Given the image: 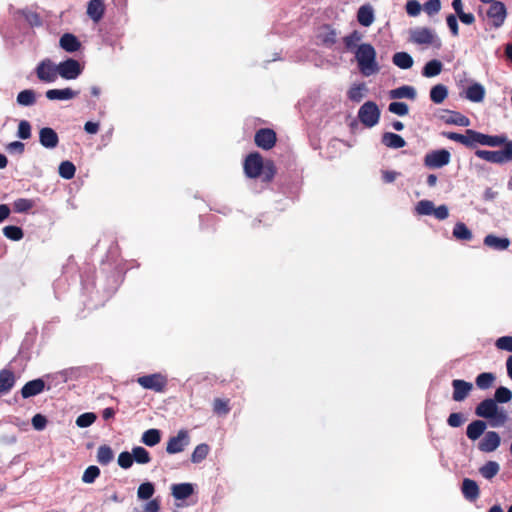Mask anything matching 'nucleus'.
<instances>
[{
    "label": "nucleus",
    "mask_w": 512,
    "mask_h": 512,
    "mask_svg": "<svg viewBox=\"0 0 512 512\" xmlns=\"http://www.w3.org/2000/svg\"><path fill=\"white\" fill-rule=\"evenodd\" d=\"M388 110L398 116H405L409 112V107L404 102H391L388 106Z\"/></svg>",
    "instance_id": "obj_55"
},
{
    "label": "nucleus",
    "mask_w": 512,
    "mask_h": 512,
    "mask_svg": "<svg viewBox=\"0 0 512 512\" xmlns=\"http://www.w3.org/2000/svg\"><path fill=\"white\" fill-rule=\"evenodd\" d=\"M96 418V415L92 412L83 413L77 417L76 425L80 428L89 427L95 422Z\"/></svg>",
    "instance_id": "obj_53"
},
{
    "label": "nucleus",
    "mask_w": 512,
    "mask_h": 512,
    "mask_svg": "<svg viewBox=\"0 0 512 512\" xmlns=\"http://www.w3.org/2000/svg\"><path fill=\"white\" fill-rule=\"evenodd\" d=\"M60 47L67 52H76L81 47V43L78 38L71 34L65 33L60 38Z\"/></svg>",
    "instance_id": "obj_26"
},
{
    "label": "nucleus",
    "mask_w": 512,
    "mask_h": 512,
    "mask_svg": "<svg viewBox=\"0 0 512 512\" xmlns=\"http://www.w3.org/2000/svg\"><path fill=\"white\" fill-rule=\"evenodd\" d=\"M133 456L130 452L124 451L121 452L118 456V464L123 469H128L133 464Z\"/></svg>",
    "instance_id": "obj_61"
},
{
    "label": "nucleus",
    "mask_w": 512,
    "mask_h": 512,
    "mask_svg": "<svg viewBox=\"0 0 512 512\" xmlns=\"http://www.w3.org/2000/svg\"><path fill=\"white\" fill-rule=\"evenodd\" d=\"M209 450V446L205 443L197 445L191 455V461L193 463L201 462L207 457Z\"/></svg>",
    "instance_id": "obj_49"
},
{
    "label": "nucleus",
    "mask_w": 512,
    "mask_h": 512,
    "mask_svg": "<svg viewBox=\"0 0 512 512\" xmlns=\"http://www.w3.org/2000/svg\"><path fill=\"white\" fill-rule=\"evenodd\" d=\"M434 211V204L430 200H421L415 206L418 215H431Z\"/></svg>",
    "instance_id": "obj_52"
},
{
    "label": "nucleus",
    "mask_w": 512,
    "mask_h": 512,
    "mask_svg": "<svg viewBox=\"0 0 512 512\" xmlns=\"http://www.w3.org/2000/svg\"><path fill=\"white\" fill-rule=\"evenodd\" d=\"M501 443L500 435L495 431H488L478 443V449L482 452L490 453L495 451Z\"/></svg>",
    "instance_id": "obj_15"
},
{
    "label": "nucleus",
    "mask_w": 512,
    "mask_h": 512,
    "mask_svg": "<svg viewBox=\"0 0 512 512\" xmlns=\"http://www.w3.org/2000/svg\"><path fill=\"white\" fill-rule=\"evenodd\" d=\"M381 141L386 147L393 149L403 148L406 145V141L402 136L392 132H385L382 135Z\"/></svg>",
    "instance_id": "obj_27"
},
{
    "label": "nucleus",
    "mask_w": 512,
    "mask_h": 512,
    "mask_svg": "<svg viewBox=\"0 0 512 512\" xmlns=\"http://www.w3.org/2000/svg\"><path fill=\"white\" fill-rule=\"evenodd\" d=\"M154 493V486L151 482H142L138 488V497L143 500L150 499Z\"/></svg>",
    "instance_id": "obj_56"
},
{
    "label": "nucleus",
    "mask_w": 512,
    "mask_h": 512,
    "mask_svg": "<svg viewBox=\"0 0 512 512\" xmlns=\"http://www.w3.org/2000/svg\"><path fill=\"white\" fill-rule=\"evenodd\" d=\"M475 155L482 160L494 164H504L512 161V141L506 143V147L498 151L481 150L475 151Z\"/></svg>",
    "instance_id": "obj_3"
},
{
    "label": "nucleus",
    "mask_w": 512,
    "mask_h": 512,
    "mask_svg": "<svg viewBox=\"0 0 512 512\" xmlns=\"http://www.w3.org/2000/svg\"><path fill=\"white\" fill-rule=\"evenodd\" d=\"M189 444V435L186 430H180L178 434L171 437L167 442L166 451L169 454L180 453Z\"/></svg>",
    "instance_id": "obj_13"
},
{
    "label": "nucleus",
    "mask_w": 512,
    "mask_h": 512,
    "mask_svg": "<svg viewBox=\"0 0 512 512\" xmlns=\"http://www.w3.org/2000/svg\"><path fill=\"white\" fill-rule=\"evenodd\" d=\"M483 243L489 248L497 251H503L509 248L511 242L507 237H498L494 234H488L485 236Z\"/></svg>",
    "instance_id": "obj_21"
},
{
    "label": "nucleus",
    "mask_w": 512,
    "mask_h": 512,
    "mask_svg": "<svg viewBox=\"0 0 512 512\" xmlns=\"http://www.w3.org/2000/svg\"><path fill=\"white\" fill-rule=\"evenodd\" d=\"M362 38H363V35L359 31H357V30L352 31L349 35H347L343 38V43L345 45V48L348 51H352L355 48L357 49V47L359 46L357 44L362 40Z\"/></svg>",
    "instance_id": "obj_42"
},
{
    "label": "nucleus",
    "mask_w": 512,
    "mask_h": 512,
    "mask_svg": "<svg viewBox=\"0 0 512 512\" xmlns=\"http://www.w3.org/2000/svg\"><path fill=\"white\" fill-rule=\"evenodd\" d=\"M495 381V375L490 372H483L476 377L475 383L479 389L486 390L490 388Z\"/></svg>",
    "instance_id": "obj_43"
},
{
    "label": "nucleus",
    "mask_w": 512,
    "mask_h": 512,
    "mask_svg": "<svg viewBox=\"0 0 512 512\" xmlns=\"http://www.w3.org/2000/svg\"><path fill=\"white\" fill-rule=\"evenodd\" d=\"M141 441L147 446H155L161 441V432L158 429H148L142 434Z\"/></svg>",
    "instance_id": "obj_36"
},
{
    "label": "nucleus",
    "mask_w": 512,
    "mask_h": 512,
    "mask_svg": "<svg viewBox=\"0 0 512 512\" xmlns=\"http://www.w3.org/2000/svg\"><path fill=\"white\" fill-rule=\"evenodd\" d=\"M17 136L26 140L31 137V125L27 120H21L18 124Z\"/></svg>",
    "instance_id": "obj_57"
},
{
    "label": "nucleus",
    "mask_w": 512,
    "mask_h": 512,
    "mask_svg": "<svg viewBox=\"0 0 512 512\" xmlns=\"http://www.w3.org/2000/svg\"><path fill=\"white\" fill-rule=\"evenodd\" d=\"M45 388V382L38 378L35 380L28 381L21 389V395L23 398H30L40 394Z\"/></svg>",
    "instance_id": "obj_22"
},
{
    "label": "nucleus",
    "mask_w": 512,
    "mask_h": 512,
    "mask_svg": "<svg viewBox=\"0 0 512 512\" xmlns=\"http://www.w3.org/2000/svg\"><path fill=\"white\" fill-rule=\"evenodd\" d=\"M35 201L33 199L18 198L13 202V210L16 213H27L35 207Z\"/></svg>",
    "instance_id": "obj_37"
},
{
    "label": "nucleus",
    "mask_w": 512,
    "mask_h": 512,
    "mask_svg": "<svg viewBox=\"0 0 512 512\" xmlns=\"http://www.w3.org/2000/svg\"><path fill=\"white\" fill-rule=\"evenodd\" d=\"M471 134L475 137V144L486 145L489 147H498L502 145L506 147V143L510 141L507 139L506 135H487L478 131L472 132Z\"/></svg>",
    "instance_id": "obj_12"
},
{
    "label": "nucleus",
    "mask_w": 512,
    "mask_h": 512,
    "mask_svg": "<svg viewBox=\"0 0 512 512\" xmlns=\"http://www.w3.org/2000/svg\"><path fill=\"white\" fill-rule=\"evenodd\" d=\"M36 75L42 82H54L59 75L58 66H56L50 59H45L37 65Z\"/></svg>",
    "instance_id": "obj_8"
},
{
    "label": "nucleus",
    "mask_w": 512,
    "mask_h": 512,
    "mask_svg": "<svg viewBox=\"0 0 512 512\" xmlns=\"http://www.w3.org/2000/svg\"><path fill=\"white\" fill-rule=\"evenodd\" d=\"M485 97V88L480 83H473L466 90V98L471 102H482Z\"/></svg>",
    "instance_id": "obj_29"
},
{
    "label": "nucleus",
    "mask_w": 512,
    "mask_h": 512,
    "mask_svg": "<svg viewBox=\"0 0 512 512\" xmlns=\"http://www.w3.org/2000/svg\"><path fill=\"white\" fill-rule=\"evenodd\" d=\"M193 493V487L190 483H180L172 486V495L179 500L188 498Z\"/></svg>",
    "instance_id": "obj_33"
},
{
    "label": "nucleus",
    "mask_w": 512,
    "mask_h": 512,
    "mask_svg": "<svg viewBox=\"0 0 512 512\" xmlns=\"http://www.w3.org/2000/svg\"><path fill=\"white\" fill-rule=\"evenodd\" d=\"M45 95L49 100H70L75 98L78 95V92L71 88L50 89L46 91Z\"/></svg>",
    "instance_id": "obj_25"
},
{
    "label": "nucleus",
    "mask_w": 512,
    "mask_h": 512,
    "mask_svg": "<svg viewBox=\"0 0 512 512\" xmlns=\"http://www.w3.org/2000/svg\"><path fill=\"white\" fill-rule=\"evenodd\" d=\"M374 9L370 4H364L357 11V21L364 27H369L374 22Z\"/></svg>",
    "instance_id": "obj_23"
},
{
    "label": "nucleus",
    "mask_w": 512,
    "mask_h": 512,
    "mask_svg": "<svg viewBox=\"0 0 512 512\" xmlns=\"http://www.w3.org/2000/svg\"><path fill=\"white\" fill-rule=\"evenodd\" d=\"M462 493L467 500L475 501L479 497L477 482H463Z\"/></svg>",
    "instance_id": "obj_40"
},
{
    "label": "nucleus",
    "mask_w": 512,
    "mask_h": 512,
    "mask_svg": "<svg viewBox=\"0 0 512 512\" xmlns=\"http://www.w3.org/2000/svg\"><path fill=\"white\" fill-rule=\"evenodd\" d=\"M58 66V74L66 80L76 79L82 72L80 63L72 58L61 62Z\"/></svg>",
    "instance_id": "obj_10"
},
{
    "label": "nucleus",
    "mask_w": 512,
    "mask_h": 512,
    "mask_svg": "<svg viewBox=\"0 0 512 512\" xmlns=\"http://www.w3.org/2000/svg\"><path fill=\"white\" fill-rule=\"evenodd\" d=\"M389 97L391 99L407 98L414 100L416 98V90L412 86L403 85L401 87L391 90L389 92Z\"/></svg>",
    "instance_id": "obj_30"
},
{
    "label": "nucleus",
    "mask_w": 512,
    "mask_h": 512,
    "mask_svg": "<svg viewBox=\"0 0 512 512\" xmlns=\"http://www.w3.org/2000/svg\"><path fill=\"white\" fill-rule=\"evenodd\" d=\"M410 41L418 45H433L440 48L442 43L435 32L427 27H418L410 31Z\"/></svg>",
    "instance_id": "obj_5"
},
{
    "label": "nucleus",
    "mask_w": 512,
    "mask_h": 512,
    "mask_svg": "<svg viewBox=\"0 0 512 512\" xmlns=\"http://www.w3.org/2000/svg\"><path fill=\"white\" fill-rule=\"evenodd\" d=\"M441 120H443L446 124H453L462 127H467L470 125V120L465 115L460 112L444 110V114L441 116Z\"/></svg>",
    "instance_id": "obj_20"
},
{
    "label": "nucleus",
    "mask_w": 512,
    "mask_h": 512,
    "mask_svg": "<svg viewBox=\"0 0 512 512\" xmlns=\"http://www.w3.org/2000/svg\"><path fill=\"white\" fill-rule=\"evenodd\" d=\"M446 22H447V25L450 29V32L451 34L456 37L459 35V26H458V22H457V17L456 15L454 14H449L447 17H446Z\"/></svg>",
    "instance_id": "obj_63"
},
{
    "label": "nucleus",
    "mask_w": 512,
    "mask_h": 512,
    "mask_svg": "<svg viewBox=\"0 0 512 512\" xmlns=\"http://www.w3.org/2000/svg\"><path fill=\"white\" fill-rule=\"evenodd\" d=\"M133 461L138 464H147L151 461L150 453L143 447L137 446L132 449Z\"/></svg>",
    "instance_id": "obj_44"
},
{
    "label": "nucleus",
    "mask_w": 512,
    "mask_h": 512,
    "mask_svg": "<svg viewBox=\"0 0 512 512\" xmlns=\"http://www.w3.org/2000/svg\"><path fill=\"white\" fill-rule=\"evenodd\" d=\"M3 234L5 237L13 241H19L24 236L23 230L14 225L5 226L3 228Z\"/></svg>",
    "instance_id": "obj_50"
},
{
    "label": "nucleus",
    "mask_w": 512,
    "mask_h": 512,
    "mask_svg": "<svg viewBox=\"0 0 512 512\" xmlns=\"http://www.w3.org/2000/svg\"><path fill=\"white\" fill-rule=\"evenodd\" d=\"M443 64L440 60L433 59L425 64L422 70V75L427 78H432L441 73Z\"/></svg>",
    "instance_id": "obj_32"
},
{
    "label": "nucleus",
    "mask_w": 512,
    "mask_h": 512,
    "mask_svg": "<svg viewBox=\"0 0 512 512\" xmlns=\"http://www.w3.org/2000/svg\"><path fill=\"white\" fill-rule=\"evenodd\" d=\"M499 471V465L497 462L488 461L485 465L480 468V473L485 479H492L496 476Z\"/></svg>",
    "instance_id": "obj_48"
},
{
    "label": "nucleus",
    "mask_w": 512,
    "mask_h": 512,
    "mask_svg": "<svg viewBox=\"0 0 512 512\" xmlns=\"http://www.w3.org/2000/svg\"><path fill=\"white\" fill-rule=\"evenodd\" d=\"M453 394L452 398L456 402L464 401L470 394L473 389V384L471 382L455 379L452 381Z\"/></svg>",
    "instance_id": "obj_14"
},
{
    "label": "nucleus",
    "mask_w": 512,
    "mask_h": 512,
    "mask_svg": "<svg viewBox=\"0 0 512 512\" xmlns=\"http://www.w3.org/2000/svg\"><path fill=\"white\" fill-rule=\"evenodd\" d=\"M421 5L417 0H409L406 3V12L410 16H417L421 11Z\"/></svg>",
    "instance_id": "obj_64"
},
{
    "label": "nucleus",
    "mask_w": 512,
    "mask_h": 512,
    "mask_svg": "<svg viewBox=\"0 0 512 512\" xmlns=\"http://www.w3.org/2000/svg\"><path fill=\"white\" fill-rule=\"evenodd\" d=\"M213 412L218 416H225L227 415L231 408H230V400L229 399H222V398H215L213 400Z\"/></svg>",
    "instance_id": "obj_39"
},
{
    "label": "nucleus",
    "mask_w": 512,
    "mask_h": 512,
    "mask_svg": "<svg viewBox=\"0 0 512 512\" xmlns=\"http://www.w3.org/2000/svg\"><path fill=\"white\" fill-rule=\"evenodd\" d=\"M453 236L458 240L470 241L473 238L472 232L463 223L458 222L453 228Z\"/></svg>",
    "instance_id": "obj_38"
},
{
    "label": "nucleus",
    "mask_w": 512,
    "mask_h": 512,
    "mask_svg": "<svg viewBox=\"0 0 512 512\" xmlns=\"http://www.w3.org/2000/svg\"><path fill=\"white\" fill-rule=\"evenodd\" d=\"M495 346L499 350L512 352V336H502L495 342Z\"/></svg>",
    "instance_id": "obj_59"
},
{
    "label": "nucleus",
    "mask_w": 512,
    "mask_h": 512,
    "mask_svg": "<svg viewBox=\"0 0 512 512\" xmlns=\"http://www.w3.org/2000/svg\"><path fill=\"white\" fill-rule=\"evenodd\" d=\"M14 372L9 369L0 370V394L8 393L15 385Z\"/></svg>",
    "instance_id": "obj_24"
},
{
    "label": "nucleus",
    "mask_w": 512,
    "mask_h": 512,
    "mask_svg": "<svg viewBox=\"0 0 512 512\" xmlns=\"http://www.w3.org/2000/svg\"><path fill=\"white\" fill-rule=\"evenodd\" d=\"M512 399V392L504 386L496 389L494 394L495 403H507Z\"/></svg>",
    "instance_id": "obj_51"
},
{
    "label": "nucleus",
    "mask_w": 512,
    "mask_h": 512,
    "mask_svg": "<svg viewBox=\"0 0 512 512\" xmlns=\"http://www.w3.org/2000/svg\"><path fill=\"white\" fill-rule=\"evenodd\" d=\"M137 383L144 389L163 393L167 388L168 379L161 373H153L138 377Z\"/></svg>",
    "instance_id": "obj_4"
},
{
    "label": "nucleus",
    "mask_w": 512,
    "mask_h": 512,
    "mask_svg": "<svg viewBox=\"0 0 512 512\" xmlns=\"http://www.w3.org/2000/svg\"><path fill=\"white\" fill-rule=\"evenodd\" d=\"M507 16L505 4L500 1H493L487 10V17L491 20L493 27L499 28L503 25Z\"/></svg>",
    "instance_id": "obj_11"
},
{
    "label": "nucleus",
    "mask_w": 512,
    "mask_h": 512,
    "mask_svg": "<svg viewBox=\"0 0 512 512\" xmlns=\"http://www.w3.org/2000/svg\"><path fill=\"white\" fill-rule=\"evenodd\" d=\"M36 102V94L32 89H26L18 93L17 103L21 106H31Z\"/></svg>",
    "instance_id": "obj_41"
},
{
    "label": "nucleus",
    "mask_w": 512,
    "mask_h": 512,
    "mask_svg": "<svg viewBox=\"0 0 512 512\" xmlns=\"http://www.w3.org/2000/svg\"><path fill=\"white\" fill-rule=\"evenodd\" d=\"M39 142L43 147L47 149H53L57 147L59 143V137L54 129L50 127H44L39 131Z\"/></svg>",
    "instance_id": "obj_16"
},
{
    "label": "nucleus",
    "mask_w": 512,
    "mask_h": 512,
    "mask_svg": "<svg viewBox=\"0 0 512 512\" xmlns=\"http://www.w3.org/2000/svg\"><path fill=\"white\" fill-rule=\"evenodd\" d=\"M114 454L110 446L108 445H101L98 448L97 451V461L102 464L106 465L110 463L113 460Z\"/></svg>",
    "instance_id": "obj_45"
},
{
    "label": "nucleus",
    "mask_w": 512,
    "mask_h": 512,
    "mask_svg": "<svg viewBox=\"0 0 512 512\" xmlns=\"http://www.w3.org/2000/svg\"><path fill=\"white\" fill-rule=\"evenodd\" d=\"M472 132H475V130L467 129L465 131V134H460L456 132H443V136L449 140L456 141L467 147L473 148L475 147V137L472 136Z\"/></svg>",
    "instance_id": "obj_18"
},
{
    "label": "nucleus",
    "mask_w": 512,
    "mask_h": 512,
    "mask_svg": "<svg viewBox=\"0 0 512 512\" xmlns=\"http://www.w3.org/2000/svg\"><path fill=\"white\" fill-rule=\"evenodd\" d=\"M364 88H365L364 84H360V85L351 87L348 91V98L353 102H360L362 100V98L364 97V95H363Z\"/></svg>",
    "instance_id": "obj_58"
},
{
    "label": "nucleus",
    "mask_w": 512,
    "mask_h": 512,
    "mask_svg": "<svg viewBox=\"0 0 512 512\" xmlns=\"http://www.w3.org/2000/svg\"><path fill=\"white\" fill-rule=\"evenodd\" d=\"M277 141L276 133L273 129L270 128H261L256 131L254 136V142L257 147L263 150L272 149Z\"/></svg>",
    "instance_id": "obj_9"
},
{
    "label": "nucleus",
    "mask_w": 512,
    "mask_h": 512,
    "mask_svg": "<svg viewBox=\"0 0 512 512\" xmlns=\"http://www.w3.org/2000/svg\"><path fill=\"white\" fill-rule=\"evenodd\" d=\"M243 168L248 178L255 179L262 177V181L269 183L276 174V167L272 160L264 162L263 157L258 152L247 155L244 160Z\"/></svg>",
    "instance_id": "obj_1"
},
{
    "label": "nucleus",
    "mask_w": 512,
    "mask_h": 512,
    "mask_svg": "<svg viewBox=\"0 0 512 512\" xmlns=\"http://www.w3.org/2000/svg\"><path fill=\"white\" fill-rule=\"evenodd\" d=\"M393 64L401 69H409L413 66V58L407 52H397L392 57Z\"/></svg>",
    "instance_id": "obj_34"
},
{
    "label": "nucleus",
    "mask_w": 512,
    "mask_h": 512,
    "mask_svg": "<svg viewBox=\"0 0 512 512\" xmlns=\"http://www.w3.org/2000/svg\"><path fill=\"white\" fill-rule=\"evenodd\" d=\"M423 9L428 15H435L441 9V2L440 0H428L424 3Z\"/></svg>",
    "instance_id": "obj_60"
},
{
    "label": "nucleus",
    "mask_w": 512,
    "mask_h": 512,
    "mask_svg": "<svg viewBox=\"0 0 512 512\" xmlns=\"http://www.w3.org/2000/svg\"><path fill=\"white\" fill-rule=\"evenodd\" d=\"M376 50L370 43H362L355 50V59L360 72L364 76H370L379 72V65L376 61Z\"/></svg>",
    "instance_id": "obj_2"
},
{
    "label": "nucleus",
    "mask_w": 512,
    "mask_h": 512,
    "mask_svg": "<svg viewBox=\"0 0 512 512\" xmlns=\"http://www.w3.org/2000/svg\"><path fill=\"white\" fill-rule=\"evenodd\" d=\"M358 118L364 126L371 128L379 122L380 109L375 102L367 101L359 108Z\"/></svg>",
    "instance_id": "obj_6"
},
{
    "label": "nucleus",
    "mask_w": 512,
    "mask_h": 512,
    "mask_svg": "<svg viewBox=\"0 0 512 512\" xmlns=\"http://www.w3.org/2000/svg\"><path fill=\"white\" fill-rule=\"evenodd\" d=\"M498 405L491 398L484 399L475 408L478 417L490 419L497 412Z\"/></svg>",
    "instance_id": "obj_17"
},
{
    "label": "nucleus",
    "mask_w": 512,
    "mask_h": 512,
    "mask_svg": "<svg viewBox=\"0 0 512 512\" xmlns=\"http://www.w3.org/2000/svg\"><path fill=\"white\" fill-rule=\"evenodd\" d=\"M451 154L446 149L432 150L424 157V165L430 169L442 168L450 163Z\"/></svg>",
    "instance_id": "obj_7"
},
{
    "label": "nucleus",
    "mask_w": 512,
    "mask_h": 512,
    "mask_svg": "<svg viewBox=\"0 0 512 512\" xmlns=\"http://www.w3.org/2000/svg\"><path fill=\"white\" fill-rule=\"evenodd\" d=\"M87 15L95 23H98L104 16L105 4L103 0H90L87 4Z\"/></svg>",
    "instance_id": "obj_19"
},
{
    "label": "nucleus",
    "mask_w": 512,
    "mask_h": 512,
    "mask_svg": "<svg viewBox=\"0 0 512 512\" xmlns=\"http://www.w3.org/2000/svg\"><path fill=\"white\" fill-rule=\"evenodd\" d=\"M20 13L31 27L42 26V24H43L42 18L37 12L25 9V10H22Z\"/></svg>",
    "instance_id": "obj_47"
},
{
    "label": "nucleus",
    "mask_w": 512,
    "mask_h": 512,
    "mask_svg": "<svg viewBox=\"0 0 512 512\" xmlns=\"http://www.w3.org/2000/svg\"><path fill=\"white\" fill-rule=\"evenodd\" d=\"M337 36L338 33L335 29H333L329 25H325L323 27L322 32L319 33L318 38L320 39L323 45H325L326 47H331L336 43Z\"/></svg>",
    "instance_id": "obj_31"
},
{
    "label": "nucleus",
    "mask_w": 512,
    "mask_h": 512,
    "mask_svg": "<svg viewBox=\"0 0 512 512\" xmlns=\"http://www.w3.org/2000/svg\"><path fill=\"white\" fill-rule=\"evenodd\" d=\"M486 427V422L483 420H475L467 426L466 435L470 440L475 441L485 432Z\"/></svg>",
    "instance_id": "obj_28"
},
{
    "label": "nucleus",
    "mask_w": 512,
    "mask_h": 512,
    "mask_svg": "<svg viewBox=\"0 0 512 512\" xmlns=\"http://www.w3.org/2000/svg\"><path fill=\"white\" fill-rule=\"evenodd\" d=\"M75 172H76V167L72 162L63 161L60 163L59 168H58V173L62 178L66 179V180H70L74 177Z\"/></svg>",
    "instance_id": "obj_46"
},
{
    "label": "nucleus",
    "mask_w": 512,
    "mask_h": 512,
    "mask_svg": "<svg viewBox=\"0 0 512 512\" xmlns=\"http://www.w3.org/2000/svg\"><path fill=\"white\" fill-rule=\"evenodd\" d=\"M464 417L461 413L454 412L451 413L447 419V424L450 427L457 428L460 427L464 423Z\"/></svg>",
    "instance_id": "obj_62"
},
{
    "label": "nucleus",
    "mask_w": 512,
    "mask_h": 512,
    "mask_svg": "<svg viewBox=\"0 0 512 512\" xmlns=\"http://www.w3.org/2000/svg\"><path fill=\"white\" fill-rule=\"evenodd\" d=\"M490 425L492 427H499L504 425L508 420V415L502 408H497V412L490 418Z\"/></svg>",
    "instance_id": "obj_54"
},
{
    "label": "nucleus",
    "mask_w": 512,
    "mask_h": 512,
    "mask_svg": "<svg viewBox=\"0 0 512 512\" xmlns=\"http://www.w3.org/2000/svg\"><path fill=\"white\" fill-rule=\"evenodd\" d=\"M448 96V89L443 84H437L430 90V99L435 104L442 103Z\"/></svg>",
    "instance_id": "obj_35"
}]
</instances>
